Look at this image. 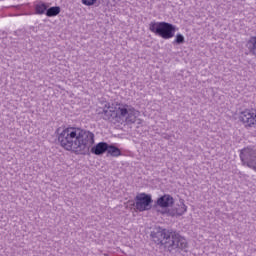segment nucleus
Masks as SVG:
<instances>
[{
  "label": "nucleus",
  "instance_id": "obj_1",
  "mask_svg": "<svg viewBox=\"0 0 256 256\" xmlns=\"http://www.w3.org/2000/svg\"><path fill=\"white\" fill-rule=\"evenodd\" d=\"M63 149L66 151H75L80 155H89V149L95 144V134L89 130L68 127V128H57L55 131Z\"/></svg>",
  "mask_w": 256,
  "mask_h": 256
},
{
  "label": "nucleus",
  "instance_id": "obj_2",
  "mask_svg": "<svg viewBox=\"0 0 256 256\" xmlns=\"http://www.w3.org/2000/svg\"><path fill=\"white\" fill-rule=\"evenodd\" d=\"M150 237L156 245L164 247L169 253H173V251H184L187 253V249H189L187 239L181 236L177 231L155 227L150 233Z\"/></svg>",
  "mask_w": 256,
  "mask_h": 256
},
{
  "label": "nucleus",
  "instance_id": "obj_3",
  "mask_svg": "<svg viewBox=\"0 0 256 256\" xmlns=\"http://www.w3.org/2000/svg\"><path fill=\"white\" fill-rule=\"evenodd\" d=\"M138 113L131 105L116 104V106H113L109 102H105L103 108L98 110V115H101L104 121H110V123H121V121L135 123Z\"/></svg>",
  "mask_w": 256,
  "mask_h": 256
},
{
  "label": "nucleus",
  "instance_id": "obj_4",
  "mask_svg": "<svg viewBox=\"0 0 256 256\" xmlns=\"http://www.w3.org/2000/svg\"><path fill=\"white\" fill-rule=\"evenodd\" d=\"M149 31L162 39H173V37H175V32L177 31V26L165 21L151 22L149 24Z\"/></svg>",
  "mask_w": 256,
  "mask_h": 256
},
{
  "label": "nucleus",
  "instance_id": "obj_5",
  "mask_svg": "<svg viewBox=\"0 0 256 256\" xmlns=\"http://www.w3.org/2000/svg\"><path fill=\"white\" fill-rule=\"evenodd\" d=\"M152 204L153 198L151 197V194L143 192L135 197V208L137 211H140V213H143V211H150L153 207Z\"/></svg>",
  "mask_w": 256,
  "mask_h": 256
},
{
  "label": "nucleus",
  "instance_id": "obj_6",
  "mask_svg": "<svg viewBox=\"0 0 256 256\" xmlns=\"http://www.w3.org/2000/svg\"><path fill=\"white\" fill-rule=\"evenodd\" d=\"M242 165H247L250 169L256 171V148H244L240 152Z\"/></svg>",
  "mask_w": 256,
  "mask_h": 256
},
{
  "label": "nucleus",
  "instance_id": "obj_7",
  "mask_svg": "<svg viewBox=\"0 0 256 256\" xmlns=\"http://www.w3.org/2000/svg\"><path fill=\"white\" fill-rule=\"evenodd\" d=\"M174 204L175 199H173V196L169 194H164L156 200V205L162 209H169V207H173Z\"/></svg>",
  "mask_w": 256,
  "mask_h": 256
},
{
  "label": "nucleus",
  "instance_id": "obj_8",
  "mask_svg": "<svg viewBox=\"0 0 256 256\" xmlns=\"http://www.w3.org/2000/svg\"><path fill=\"white\" fill-rule=\"evenodd\" d=\"M91 149L89 150V155H91V153L93 155H97V156H101V155H105V153H107V147H108V143L107 142H99L94 146H90Z\"/></svg>",
  "mask_w": 256,
  "mask_h": 256
},
{
  "label": "nucleus",
  "instance_id": "obj_9",
  "mask_svg": "<svg viewBox=\"0 0 256 256\" xmlns=\"http://www.w3.org/2000/svg\"><path fill=\"white\" fill-rule=\"evenodd\" d=\"M253 113H251V110H244L240 112L239 114V121L245 125V127H251V121H254L253 119Z\"/></svg>",
  "mask_w": 256,
  "mask_h": 256
},
{
  "label": "nucleus",
  "instance_id": "obj_10",
  "mask_svg": "<svg viewBox=\"0 0 256 256\" xmlns=\"http://www.w3.org/2000/svg\"><path fill=\"white\" fill-rule=\"evenodd\" d=\"M106 153L110 155V157H119L121 156V149L115 146V144H108Z\"/></svg>",
  "mask_w": 256,
  "mask_h": 256
},
{
  "label": "nucleus",
  "instance_id": "obj_11",
  "mask_svg": "<svg viewBox=\"0 0 256 256\" xmlns=\"http://www.w3.org/2000/svg\"><path fill=\"white\" fill-rule=\"evenodd\" d=\"M61 13V7L59 6H52L47 8L46 10V17H57Z\"/></svg>",
  "mask_w": 256,
  "mask_h": 256
},
{
  "label": "nucleus",
  "instance_id": "obj_12",
  "mask_svg": "<svg viewBox=\"0 0 256 256\" xmlns=\"http://www.w3.org/2000/svg\"><path fill=\"white\" fill-rule=\"evenodd\" d=\"M47 9H49V6L42 2L41 4H37L35 6V13L36 15H45L47 13Z\"/></svg>",
  "mask_w": 256,
  "mask_h": 256
},
{
  "label": "nucleus",
  "instance_id": "obj_13",
  "mask_svg": "<svg viewBox=\"0 0 256 256\" xmlns=\"http://www.w3.org/2000/svg\"><path fill=\"white\" fill-rule=\"evenodd\" d=\"M177 212V217H181V215H184L187 212V206L183 202V200L180 201V205L178 208H175Z\"/></svg>",
  "mask_w": 256,
  "mask_h": 256
},
{
  "label": "nucleus",
  "instance_id": "obj_14",
  "mask_svg": "<svg viewBox=\"0 0 256 256\" xmlns=\"http://www.w3.org/2000/svg\"><path fill=\"white\" fill-rule=\"evenodd\" d=\"M172 43L173 45H183V43H185V36H183V34H177Z\"/></svg>",
  "mask_w": 256,
  "mask_h": 256
},
{
  "label": "nucleus",
  "instance_id": "obj_15",
  "mask_svg": "<svg viewBox=\"0 0 256 256\" xmlns=\"http://www.w3.org/2000/svg\"><path fill=\"white\" fill-rule=\"evenodd\" d=\"M163 215H168L169 217H175L177 216V210L176 208L175 209H169V208H166V210L164 212H162Z\"/></svg>",
  "mask_w": 256,
  "mask_h": 256
},
{
  "label": "nucleus",
  "instance_id": "obj_16",
  "mask_svg": "<svg viewBox=\"0 0 256 256\" xmlns=\"http://www.w3.org/2000/svg\"><path fill=\"white\" fill-rule=\"evenodd\" d=\"M83 5H87V7H91V5H95L97 0H82Z\"/></svg>",
  "mask_w": 256,
  "mask_h": 256
},
{
  "label": "nucleus",
  "instance_id": "obj_17",
  "mask_svg": "<svg viewBox=\"0 0 256 256\" xmlns=\"http://www.w3.org/2000/svg\"><path fill=\"white\" fill-rule=\"evenodd\" d=\"M113 1H121V0H113Z\"/></svg>",
  "mask_w": 256,
  "mask_h": 256
}]
</instances>
